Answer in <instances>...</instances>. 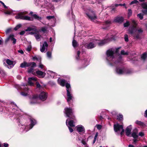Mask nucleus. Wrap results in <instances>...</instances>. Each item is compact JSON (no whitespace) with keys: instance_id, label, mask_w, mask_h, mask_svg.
Segmentation results:
<instances>
[{"instance_id":"47","label":"nucleus","mask_w":147,"mask_h":147,"mask_svg":"<svg viewBox=\"0 0 147 147\" xmlns=\"http://www.w3.org/2000/svg\"><path fill=\"white\" fill-rule=\"evenodd\" d=\"M36 86L37 88H42V86H40L39 83L38 82H36Z\"/></svg>"},{"instance_id":"60","label":"nucleus","mask_w":147,"mask_h":147,"mask_svg":"<svg viewBox=\"0 0 147 147\" xmlns=\"http://www.w3.org/2000/svg\"><path fill=\"white\" fill-rule=\"evenodd\" d=\"M8 144L7 143H5L3 144V147H8Z\"/></svg>"},{"instance_id":"7","label":"nucleus","mask_w":147,"mask_h":147,"mask_svg":"<svg viewBox=\"0 0 147 147\" xmlns=\"http://www.w3.org/2000/svg\"><path fill=\"white\" fill-rule=\"evenodd\" d=\"M30 123L28 125L27 123H25L22 125L23 127H25L24 130L26 131H27L32 129L36 123V120L33 118L30 119Z\"/></svg>"},{"instance_id":"3","label":"nucleus","mask_w":147,"mask_h":147,"mask_svg":"<svg viewBox=\"0 0 147 147\" xmlns=\"http://www.w3.org/2000/svg\"><path fill=\"white\" fill-rule=\"evenodd\" d=\"M58 82L62 86H64L65 85L67 88V101L69 102L72 98V96H71L70 92V91L71 90V87L70 84L68 83H66L65 80L60 78H59L58 79Z\"/></svg>"},{"instance_id":"63","label":"nucleus","mask_w":147,"mask_h":147,"mask_svg":"<svg viewBox=\"0 0 147 147\" xmlns=\"http://www.w3.org/2000/svg\"><path fill=\"white\" fill-rule=\"evenodd\" d=\"M25 123L24 124L23 123H22L21 124V123H20V124H21L22 125V128L24 129V130H24V127H23V126H22L23 125H24Z\"/></svg>"},{"instance_id":"41","label":"nucleus","mask_w":147,"mask_h":147,"mask_svg":"<svg viewBox=\"0 0 147 147\" xmlns=\"http://www.w3.org/2000/svg\"><path fill=\"white\" fill-rule=\"evenodd\" d=\"M138 3H139V2L138 1H137V0H134L131 1L130 3V4L132 5L134 3L137 4Z\"/></svg>"},{"instance_id":"12","label":"nucleus","mask_w":147,"mask_h":147,"mask_svg":"<svg viewBox=\"0 0 147 147\" xmlns=\"http://www.w3.org/2000/svg\"><path fill=\"white\" fill-rule=\"evenodd\" d=\"M77 130L79 133L81 134H83L85 131L84 127L82 125H78L76 127Z\"/></svg>"},{"instance_id":"46","label":"nucleus","mask_w":147,"mask_h":147,"mask_svg":"<svg viewBox=\"0 0 147 147\" xmlns=\"http://www.w3.org/2000/svg\"><path fill=\"white\" fill-rule=\"evenodd\" d=\"M132 12L131 9H128V16L129 17L132 14Z\"/></svg>"},{"instance_id":"26","label":"nucleus","mask_w":147,"mask_h":147,"mask_svg":"<svg viewBox=\"0 0 147 147\" xmlns=\"http://www.w3.org/2000/svg\"><path fill=\"white\" fill-rule=\"evenodd\" d=\"M35 38L36 40L38 41H39L40 40V38L41 37V36L39 34H36L35 36Z\"/></svg>"},{"instance_id":"44","label":"nucleus","mask_w":147,"mask_h":147,"mask_svg":"<svg viewBox=\"0 0 147 147\" xmlns=\"http://www.w3.org/2000/svg\"><path fill=\"white\" fill-rule=\"evenodd\" d=\"M136 123L139 125H142L143 124V123L141 121H137L136 122Z\"/></svg>"},{"instance_id":"5","label":"nucleus","mask_w":147,"mask_h":147,"mask_svg":"<svg viewBox=\"0 0 147 147\" xmlns=\"http://www.w3.org/2000/svg\"><path fill=\"white\" fill-rule=\"evenodd\" d=\"M106 59L109 62L114 61L115 59V51L113 49H110L106 52Z\"/></svg>"},{"instance_id":"15","label":"nucleus","mask_w":147,"mask_h":147,"mask_svg":"<svg viewBox=\"0 0 147 147\" xmlns=\"http://www.w3.org/2000/svg\"><path fill=\"white\" fill-rule=\"evenodd\" d=\"M138 131L137 129H135L133 131L131 134V136L134 138H138Z\"/></svg>"},{"instance_id":"58","label":"nucleus","mask_w":147,"mask_h":147,"mask_svg":"<svg viewBox=\"0 0 147 147\" xmlns=\"http://www.w3.org/2000/svg\"><path fill=\"white\" fill-rule=\"evenodd\" d=\"M31 46H29L27 48V50L28 51H29L31 50Z\"/></svg>"},{"instance_id":"54","label":"nucleus","mask_w":147,"mask_h":147,"mask_svg":"<svg viewBox=\"0 0 147 147\" xmlns=\"http://www.w3.org/2000/svg\"><path fill=\"white\" fill-rule=\"evenodd\" d=\"M111 22L110 21L108 20L105 22V24L107 25H108L109 24H111Z\"/></svg>"},{"instance_id":"56","label":"nucleus","mask_w":147,"mask_h":147,"mask_svg":"<svg viewBox=\"0 0 147 147\" xmlns=\"http://www.w3.org/2000/svg\"><path fill=\"white\" fill-rule=\"evenodd\" d=\"M0 2L1 3V4L3 5V6L5 8H7V7L5 5V4H4V3L3 2H2L1 1H0Z\"/></svg>"},{"instance_id":"51","label":"nucleus","mask_w":147,"mask_h":147,"mask_svg":"<svg viewBox=\"0 0 147 147\" xmlns=\"http://www.w3.org/2000/svg\"><path fill=\"white\" fill-rule=\"evenodd\" d=\"M80 52L79 51H78L77 52V55L78 56L76 57V60H78L79 59V55H80Z\"/></svg>"},{"instance_id":"37","label":"nucleus","mask_w":147,"mask_h":147,"mask_svg":"<svg viewBox=\"0 0 147 147\" xmlns=\"http://www.w3.org/2000/svg\"><path fill=\"white\" fill-rule=\"evenodd\" d=\"M47 55L48 58H50L51 57V53L50 52H48L47 53Z\"/></svg>"},{"instance_id":"61","label":"nucleus","mask_w":147,"mask_h":147,"mask_svg":"<svg viewBox=\"0 0 147 147\" xmlns=\"http://www.w3.org/2000/svg\"><path fill=\"white\" fill-rule=\"evenodd\" d=\"M98 136V133L97 132L95 134V136L94 139H96L97 138Z\"/></svg>"},{"instance_id":"38","label":"nucleus","mask_w":147,"mask_h":147,"mask_svg":"<svg viewBox=\"0 0 147 147\" xmlns=\"http://www.w3.org/2000/svg\"><path fill=\"white\" fill-rule=\"evenodd\" d=\"M130 24L129 22V21H127L124 24V27H127Z\"/></svg>"},{"instance_id":"1","label":"nucleus","mask_w":147,"mask_h":147,"mask_svg":"<svg viewBox=\"0 0 147 147\" xmlns=\"http://www.w3.org/2000/svg\"><path fill=\"white\" fill-rule=\"evenodd\" d=\"M132 26L129 27L128 31L129 34L137 39L140 38L141 34L143 32V29L139 28L136 30L137 24L135 20H131Z\"/></svg>"},{"instance_id":"24","label":"nucleus","mask_w":147,"mask_h":147,"mask_svg":"<svg viewBox=\"0 0 147 147\" xmlns=\"http://www.w3.org/2000/svg\"><path fill=\"white\" fill-rule=\"evenodd\" d=\"M15 11H13L11 10H8L5 11L4 12L7 15L14 14V12Z\"/></svg>"},{"instance_id":"14","label":"nucleus","mask_w":147,"mask_h":147,"mask_svg":"<svg viewBox=\"0 0 147 147\" xmlns=\"http://www.w3.org/2000/svg\"><path fill=\"white\" fill-rule=\"evenodd\" d=\"M36 81V79L35 77L29 78H28V84L30 86H33L34 82Z\"/></svg>"},{"instance_id":"17","label":"nucleus","mask_w":147,"mask_h":147,"mask_svg":"<svg viewBox=\"0 0 147 147\" xmlns=\"http://www.w3.org/2000/svg\"><path fill=\"white\" fill-rule=\"evenodd\" d=\"M7 63L9 66V67H8L9 68H11L13 67L15 64V63L9 59H7L6 61Z\"/></svg>"},{"instance_id":"13","label":"nucleus","mask_w":147,"mask_h":147,"mask_svg":"<svg viewBox=\"0 0 147 147\" xmlns=\"http://www.w3.org/2000/svg\"><path fill=\"white\" fill-rule=\"evenodd\" d=\"M48 47L47 42L45 41L44 42L42 45H40V51L42 52H44L45 50H47Z\"/></svg>"},{"instance_id":"30","label":"nucleus","mask_w":147,"mask_h":147,"mask_svg":"<svg viewBox=\"0 0 147 147\" xmlns=\"http://www.w3.org/2000/svg\"><path fill=\"white\" fill-rule=\"evenodd\" d=\"M72 45L74 47H76L78 45L77 42L75 40H73L72 42Z\"/></svg>"},{"instance_id":"8","label":"nucleus","mask_w":147,"mask_h":147,"mask_svg":"<svg viewBox=\"0 0 147 147\" xmlns=\"http://www.w3.org/2000/svg\"><path fill=\"white\" fill-rule=\"evenodd\" d=\"M86 13L91 20L95 22H96L97 18L93 11L90 9L88 10V11H86Z\"/></svg>"},{"instance_id":"39","label":"nucleus","mask_w":147,"mask_h":147,"mask_svg":"<svg viewBox=\"0 0 147 147\" xmlns=\"http://www.w3.org/2000/svg\"><path fill=\"white\" fill-rule=\"evenodd\" d=\"M33 16L35 18L38 20H40L41 19L40 17H39L36 14L34 15Z\"/></svg>"},{"instance_id":"4","label":"nucleus","mask_w":147,"mask_h":147,"mask_svg":"<svg viewBox=\"0 0 147 147\" xmlns=\"http://www.w3.org/2000/svg\"><path fill=\"white\" fill-rule=\"evenodd\" d=\"M47 94L44 91L42 92L38 97L37 95H34L30 98V103L33 104L38 103L37 101L39 98L42 101L45 100L47 98Z\"/></svg>"},{"instance_id":"32","label":"nucleus","mask_w":147,"mask_h":147,"mask_svg":"<svg viewBox=\"0 0 147 147\" xmlns=\"http://www.w3.org/2000/svg\"><path fill=\"white\" fill-rule=\"evenodd\" d=\"M138 134V136H140L141 137H142L144 136V132L142 131H140V132Z\"/></svg>"},{"instance_id":"42","label":"nucleus","mask_w":147,"mask_h":147,"mask_svg":"<svg viewBox=\"0 0 147 147\" xmlns=\"http://www.w3.org/2000/svg\"><path fill=\"white\" fill-rule=\"evenodd\" d=\"M25 86V85L24 84V85H21V88L22 89H24L26 91H27V90H28V88L27 87L26 88V87H24Z\"/></svg>"},{"instance_id":"35","label":"nucleus","mask_w":147,"mask_h":147,"mask_svg":"<svg viewBox=\"0 0 147 147\" xmlns=\"http://www.w3.org/2000/svg\"><path fill=\"white\" fill-rule=\"evenodd\" d=\"M147 56L146 54L145 53H143L141 56V58L142 59L144 60Z\"/></svg>"},{"instance_id":"53","label":"nucleus","mask_w":147,"mask_h":147,"mask_svg":"<svg viewBox=\"0 0 147 147\" xmlns=\"http://www.w3.org/2000/svg\"><path fill=\"white\" fill-rule=\"evenodd\" d=\"M142 11L144 15L147 14V10H142Z\"/></svg>"},{"instance_id":"36","label":"nucleus","mask_w":147,"mask_h":147,"mask_svg":"<svg viewBox=\"0 0 147 147\" xmlns=\"http://www.w3.org/2000/svg\"><path fill=\"white\" fill-rule=\"evenodd\" d=\"M21 24H19L18 25L16 26V27L14 28V29L16 30L20 28L21 26Z\"/></svg>"},{"instance_id":"50","label":"nucleus","mask_w":147,"mask_h":147,"mask_svg":"<svg viewBox=\"0 0 147 147\" xmlns=\"http://www.w3.org/2000/svg\"><path fill=\"white\" fill-rule=\"evenodd\" d=\"M138 138H134L133 140V143L134 144H136V143L138 142L139 140H137Z\"/></svg>"},{"instance_id":"34","label":"nucleus","mask_w":147,"mask_h":147,"mask_svg":"<svg viewBox=\"0 0 147 147\" xmlns=\"http://www.w3.org/2000/svg\"><path fill=\"white\" fill-rule=\"evenodd\" d=\"M142 6L144 9H147V4L144 3L142 4Z\"/></svg>"},{"instance_id":"62","label":"nucleus","mask_w":147,"mask_h":147,"mask_svg":"<svg viewBox=\"0 0 147 147\" xmlns=\"http://www.w3.org/2000/svg\"><path fill=\"white\" fill-rule=\"evenodd\" d=\"M82 143L84 145H85L86 144V142L84 140L82 141Z\"/></svg>"},{"instance_id":"23","label":"nucleus","mask_w":147,"mask_h":147,"mask_svg":"<svg viewBox=\"0 0 147 147\" xmlns=\"http://www.w3.org/2000/svg\"><path fill=\"white\" fill-rule=\"evenodd\" d=\"M47 73L51 77L53 78H54L56 75L55 73L50 71H48L47 72Z\"/></svg>"},{"instance_id":"57","label":"nucleus","mask_w":147,"mask_h":147,"mask_svg":"<svg viewBox=\"0 0 147 147\" xmlns=\"http://www.w3.org/2000/svg\"><path fill=\"white\" fill-rule=\"evenodd\" d=\"M11 29L10 28H9L7 29L5 32L6 34L8 33L11 31Z\"/></svg>"},{"instance_id":"11","label":"nucleus","mask_w":147,"mask_h":147,"mask_svg":"<svg viewBox=\"0 0 147 147\" xmlns=\"http://www.w3.org/2000/svg\"><path fill=\"white\" fill-rule=\"evenodd\" d=\"M66 123L68 127L70 132H72L73 131V129L71 127H74L75 126L73 121L71 120H68V119H67Z\"/></svg>"},{"instance_id":"45","label":"nucleus","mask_w":147,"mask_h":147,"mask_svg":"<svg viewBox=\"0 0 147 147\" xmlns=\"http://www.w3.org/2000/svg\"><path fill=\"white\" fill-rule=\"evenodd\" d=\"M124 38L125 41L126 42H127L129 40L128 38V35L127 34H125V35Z\"/></svg>"},{"instance_id":"20","label":"nucleus","mask_w":147,"mask_h":147,"mask_svg":"<svg viewBox=\"0 0 147 147\" xmlns=\"http://www.w3.org/2000/svg\"><path fill=\"white\" fill-rule=\"evenodd\" d=\"M36 27L34 26H31L30 27H28L27 29L25 30V31L26 32L30 31H31L36 32Z\"/></svg>"},{"instance_id":"28","label":"nucleus","mask_w":147,"mask_h":147,"mask_svg":"<svg viewBox=\"0 0 147 147\" xmlns=\"http://www.w3.org/2000/svg\"><path fill=\"white\" fill-rule=\"evenodd\" d=\"M144 14L142 13H140L137 15V16L140 19L142 20L143 18Z\"/></svg>"},{"instance_id":"21","label":"nucleus","mask_w":147,"mask_h":147,"mask_svg":"<svg viewBox=\"0 0 147 147\" xmlns=\"http://www.w3.org/2000/svg\"><path fill=\"white\" fill-rule=\"evenodd\" d=\"M37 75L40 77L44 78L46 75V73L40 71L38 70L36 71Z\"/></svg>"},{"instance_id":"19","label":"nucleus","mask_w":147,"mask_h":147,"mask_svg":"<svg viewBox=\"0 0 147 147\" xmlns=\"http://www.w3.org/2000/svg\"><path fill=\"white\" fill-rule=\"evenodd\" d=\"M131 128V125H129L127 127L125 130V133L127 136H129L130 134Z\"/></svg>"},{"instance_id":"64","label":"nucleus","mask_w":147,"mask_h":147,"mask_svg":"<svg viewBox=\"0 0 147 147\" xmlns=\"http://www.w3.org/2000/svg\"><path fill=\"white\" fill-rule=\"evenodd\" d=\"M18 52L20 53H21L22 54H23V53H24L23 51L22 50L19 51H18Z\"/></svg>"},{"instance_id":"40","label":"nucleus","mask_w":147,"mask_h":147,"mask_svg":"<svg viewBox=\"0 0 147 147\" xmlns=\"http://www.w3.org/2000/svg\"><path fill=\"white\" fill-rule=\"evenodd\" d=\"M47 28L45 27H42L41 28V30L43 32H45L47 31Z\"/></svg>"},{"instance_id":"9","label":"nucleus","mask_w":147,"mask_h":147,"mask_svg":"<svg viewBox=\"0 0 147 147\" xmlns=\"http://www.w3.org/2000/svg\"><path fill=\"white\" fill-rule=\"evenodd\" d=\"M114 131L115 132L118 133H119L120 132L121 135H122L124 131L123 126L122 125H119L118 123L114 124Z\"/></svg>"},{"instance_id":"27","label":"nucleus","mask_w":147,"mask_h":147,"mask_svg":"<svg viewBox=\"0 0 147 147\" xmlns=\"http://www.w3.org/2000/svg\"><path fill=\"white\" fill-rule=\"evenodd\" d=\"M117 117V118L118 120H121L123 119V116L121 114H119Z\"/></svg>"},{"instance_id":"10","label":"nucleus","mask_w":147,"mask_h":147,"mask_svg":"<svg viewBox=\"0 0 147 147\" xmlns=\"http://www.w3.org/2000/svg\"><path fill=\"white\" fill-rule=\"evenodd\" d=\"M64 112L67 117L70 119H74V116L73 115V110L67 107L65 108L64 109Z\"/></svg>"},{"instance_id":"33","label":"nucleus","mask_w":147,"mask_h":147,"mask_svg":"<svg viewBox=\"0 0 147 147\" xmlns=\"http://www.w3.org/2000/svg\"><path fill=\"white\" fill-rule=\"evenodd\" d=\"M83 62L85 63V66H87L88 64V61L87 59H85Z\"/></svg>"},{"instance_id":"18","label":"nucleus","mask_w":147,"mask_h":147,"mask_svg":"<svg viewBox=\"0 0 147 147\" xmlns=\"http://www.w3.org/2000/svg\"><path fill=\"white\" fill-rule=\"evenodd\" d=\"M10 40L13 42V44H15L16 42V39L14 38V35H10L8 38L6 40V42H7L9 40Z\"/></svg>"},{"instance_id":"49","label":"nucleus","mask_w":147,"mask_h":147,"mask_svg":"<svg viewBox=\"0 0 147 147\" xmlns=\"http://www.w3.org/2000/svg\"><path fill=\"white\" fill-rule=\"evenodd\" d=\"M96 127L98 129L100 130L102 128V126L100 125H96Z\"/></svg>"},{"instance_id":"22","label":"nucleus","mask_w":147,"mask_h":147,"mask_svg":"<svg viewBox=\"0 0 147 147\" xmlns=\"http://www.w3.org/2000/svg\"><path fill=\"white\" fill-rule=\"evenodd\" d=\"M114 22L119 23H121L123 21V18L122 17H117L114 20Z\"/></svg>"},{"instance_id":"31","label":"nucleus","mask_w":147,"mask_h":147,"mask_svg":"<svg viewBox=\"0 0 147 147\" xmlns=\"http://www.w3.org/2000/svg\"><path fill=\"white\" fill-rule=\"evenodd\" d=\"M21 94L24 96H27L28 95V92H22L20 93Z\"/></svg>"},{"instance_id":"48","label":"nucleus","mask_w":147,"mask_h":147,"mask_svg":"<svg viewBox=\"0 0 147 147\" xmlns=\"http://www.w3.org/2000/svg\"><path fill=\"white\" fill-rule=\"evenodd\" d=\"M54 18V16H47V18L48 20H50L51 19Z\"/></svg>"},{"instance_id":"6","label":"nucleus","mask_w":147,"mask_h":147,"mask_svg":"<svg viewBox=\"0 0 147 147\" xmlns=\"http://www.w3.org/2000/svg\"><path fill=\"white\" fill-rule=\"evenodd\" d=\"M27 13L26 11L21 12L18 13L15 16L16 19H19L24 20L32 21L33 18L30 17L26 16L25 15Z\"/></svg>"},{"instance_id":"25","label":"nucleus","mask_w":147,"mask_h":147,"mask_svg":"<svg viewBox=\"0 0 147 147\" xmlns=\"http://www.w3.org/2000/svg\"><path fill=\"white\" fill-rule=\"evenodd\" d=\"M29 63L24 62L21 64L20 67L22 68H24L26 67L29 66Z\"/></svg>"},{"instance_id":"2","label":"nucleus","mask_w":147,"mask_h":147,"mask_svg":"<svg viewBox=\"0 0 147 147\" xmlns=\"http://www.w3.org/2000/svg\"><path fill=\"white\" fill-rule=\"evenodd\" d=\"M112 39V37H111L110 34H108L106 37V38L102 40H99L97 39L92 40L91 41L85 45L86 48L88 49H92L95 47L98 44L99 46H102L108 43Z\"/></svg>"},{"instance_id":"16","label":"nucleus","mask_w":147,"mask_h":147,"mask_svg":"<svg viewBox=\"0 0 147 147\" xmlns=\"http://www.w3.org/2000/svg\"><path fill=\"white\" fill-rule=\"evenodd\" d=\"M116 71L119 74H124L125 73L124 68L120 67L117 68L116 69Z\"/></svg>"},{"instance_id":"59","label":"nucleus","mask_w":147,"mask_h":147,"mask_svg":"<svg viewBox=\"0 0 147 147\" xmlns=\"http://www.w3.org/2000/svg\"><path fill=\"white\" fill-rule=\"evenodd\" d=\"M25 31H21L20 33V34L21 35H22L24 34L25 33Z\"/></svg>"},{"instance_id":"55","label":"nucleus","mask_w":147,"mask_h":147,"mask_svg":"<svg viewBox=\"0 0 147 147\" xmlns=\"http://www.w3.org/2000/svg\"><path fill=\"white\" fill-rule=\"evenodd\" d=\"M33 69V68L32 67H31V68H30V69H29L28 70V72L30 73L31 72H32Z\"/></svg>"},{"instance_id":"52","label":"nucleus","mask_w":147,"mask_h":147,"mask_svg":"<svg viewBox=\"0 0 147 147\" xmlns=\"http://www.w3.org/2000/svg\"><path fill=\"white\" fill-rule=\"evenodd\" d=\"M39 67L41 68V69H42L44 68V66L41 63H39Z\"/></svg>"},{"instance_id":"43","label":"nucleus","mask_w":147,"mask_h":147,"mask_svg":"<svg viewBox=\"0 0 147 147\" xmlns=\"http://www.w3.org/2000/svg\"><path fill=\"white\" fill-rule=\"evenodd\" d=\"M121 53L123 55H127L128 54V53L127 52H125L124 50H122L121 51Z\"/></svg>"},{"instance_id":"29","label":"nucleus","mask_w":147,"mask_h":147,"mask_svg":"<svg viewBox=\"0 0 147 147\" xmlns=\"http://www.w3.org/2000/svg\"><path fill=\"white\" fill-rule=\"evenodd\" d=\"M29 66H31V67L33 68L36 66V64L34 62L29 63Z\"/></svg>"}]
</instances>
